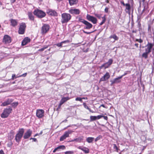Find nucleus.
<instances>
[{
  "mask_svg": "<svg viewBox=\"0 0 154 154\" xmlns=\"http://www.w3.org/2000/svg\"><path fill=\"white\" fill-rule=\"evenodd\" d=\"M31 139H32L33 141H34V142H35L37 141V139L36 138H31L30 139V140Z\"/></svg>",
  "mask_w": 154,
  "mask_h": 154,
  "instance_id": "864d4df0",
  "label": "nucleus"
},
{
  "mask_svg": "<svg viewBox=\"0 0 154 154\" xmlns=\"http://www.w3.org/2000/svg\"><path fill=\"white\" fill-rule=\"evenodd\" d=\"M73 131L69 130L65 131L61 137L60 140V141H63L66 139L67 137H69V134H71Z\"/></svg>",
  "mask_w": 154,
  "mask_h": 154,
  "instance_id": "423d86ee",
  "label": "nucleus"
},
{
  "mask_svg": "<svg viewBox=\"0 0 154 154\" xmlns=\"http://www.w3.org/2000/svg\"><path fill=\"white\" fill-rule=\"evenodd\" d=\"M102 136H101L100 135L95 138V142H96L97 141L100 140Z\"/></svg>",
  "mask_w": 154,
  "mask_h": 154,
  "instance_id": "f704fd0d",
  "label": "nucleus"
},
{
  "mask_svg": "<svg viewBox=\"0 0 154 154\" xmlns=\"http://www.w3.org/2000/svg\"><path fill=\"white\" fill-rule=\"evenodd\" d=\"M97 119H99L102 117H103L105 119H106V116H103L102 115H98L97 116H96Z\"/></svg>",
  "mask_w": 154,
  "mask_h": 154,
  "instance_id": "7c9ffc66",
  "label": "nucleus"
},
{
  "mask_svg": "<svg viewBox=\"0 0 154 154\" xmlns=\"http://www.w3.org/2000/svg\"><path fill=\"white\" fill-rule=\"evenodd\" d=\"M75 100L79 101L81 102H82V98H80V97H77L76 98Z\"/></svg>",
  "mask_w": 154,
  "mask_h": 154,
  "instance_id": "4c0bfd02",
  "label": "nucleus"
},
{
  "mask_svg": "<svg viewBox=\"0 0 154 154\" xmlns=\"http://www.w3.org/2000/svg\"><path fill=\"white\" fill-rule=\"evenodd\" d=\"M58 150L57 148H55L54 150L53 151V152H55L56 151H58Z\"/></svg>",
  "mask_w": 154,
  "mask_h": 154,
  "instance_id": "5fc2aeb1",
  "label": "nucleus"
},
{
  "mask_svg": "<svg viewBox=\"0 0 154 154\" xmlns=\"http://www.w3.org/2000/svg\"><path fill=\"white\" fill-rule=\"evenodd\" d=\"M150 29H151L150 26H149V25L148 30L149 31V30H150Z\"/></svg>",
  "mask_w": 154,
  "mask_h": 154,
  "instance_id": "13d9d810",
  "label": "nucleus"
},
{
  "mask_svg": "<svg viewBox=\"0 0 154 154\" xmlns=\"http://www.w3.org/2000/svg\"><path fill=\"white\" fill-rule=\"evenodd\" d=\"M11 37L8 35H5L3 38V42L5 44H8L11 42Z\"/></svg>",
  "mask_w": 154,
  "mask_h": 154,
  "instance_id": "9b49d317",
  "label": "nucleus"
},
{
  "mask_svg": "<svg viewBox=\"0 0 154 154\" xmlns=\"http://www.w3.org/2000/svg\"><path fill=\"white\" fill-rule=\"evenodd\" d=\"M89 111L92 113H94V111H92V110H91V109H90V110H89Z\"/></svg>",
  "mask_w": 154,
  "mask_h": 154,
  "instance_id": "680f3d73",
  "label": "nucleus"
},
{
  "mask_svg": "<svg viewBox=\"0 0 154 154\" xmlns=\"http://www.w3.org/2000/svg\"><path fill=\"white\" fill-rule=\"evenodd\" d=\"M12 110V109L10 108L5 109L1 115V117L4 118H7L11 112Z\"/></svg>",
  "mask_w": 154,
  "mask_h": 154,
  "instance_id": "39448f33",
  "label": "nucleus"
},
{
  "mask_svg": "<svg viewBox=\"0 0 154 154\" xmlns=\"http://www.w3.org/2000/svg\"><path fill=\"white\" fill-rule=\"evenodd\" d=\"M127 74V73L126 72H125L123 75H123V76H125V75H126Z\"/></svg>",
  "mask_w": 154,
  "mask_h": 154,
  "instance_id": "0e129e2a",
  "label": "nucleus"
},
{
  "mask_svg": "<svg viewBox=\"0 0 154 154\" xmlns=\"http://www.w3.org/2000/svg\"><path fill=\"white\" fill-rule=\"evenodd\" d=\"M125 11L126 13H129L131 8L130 5L128 3H127L125 4Z\"/></svg>",
  "mask_w": 154,
  "mask_h": 154,
  "instance_id": "4be33fe9",
  "label": "nucleus"
},
{
  "mask_svg": "<svg viewBox=\"0 0 154 154\" xmlns=\"http://www.w3.org/2000/svg\"><path fill=\"white\" fill-rule=\"evenodd\" d=\"M26 75H27V73H25L21 75H20L19 77H21V76L25 77L26 76Z\"/></svg>",
  "mask_w": 154,
  "mask_h": 154,
  "instance_id": "09e8293b",
  "label": "nucleus"
},
{
  "mask_svg": "<svg viewBox=\"0 0 154 154\" xmlns=\"http://www.w3.org/2000/svg\"><path fill=\"white\" fill-rule=\"evenodd\" d=\"M84 137L83 136H81L79 137H78L75 138L74 139L72 140V141L74 142L75 141L79 143H80L82 141L84 140Z\"/></svg>",
  "mask_w": 154,
  "mask_h": 154,
  "instance_id": "a211bd4d",
  "label": "nucleus"
},
{
  "mask_svg": "<svg viewBox=\"0 0 154 154\" xmlns=\"http://www.w3.org/2000/svg\"><path fill=\"white\" fill-rule=\"evenodd\" d=\"M121 3L122 4H123L124 6H125V4L123 2H121Z\"/></svg>",
  "mask_w": 154,
  "mask_h": 154,
  "instance_id": "4d7b16f0",
  "label": "nucleus"
},
{
  "mask_svg": "<svg viewBox=\"0 0 154 154\" xmlns=\"http://www.w3.org/2000/svg\"><path fill=\"white\" fill-rule=\"evenodd\" d=\"M69 42H70V41L69 40H66L62 41L61 42L62 43V45L63 44H66V43H68Z\"/></svg>",
  "mask_w": 154,
  "mask_h": 154,
  "instance_id": "58836bf2",
  "label": "nucleus"
},
{
  "mask_svg": "<svg viewBox=\"0 0 154 154\" xmlns=\"http://www.w3.org/2000/svg\"><path fill=\"white\" fill-rule=\"evenodd\" d=\"M11 25L13 26H15L17 24V22L15 20L11 19Z\"/></svg>",
  "mask_w": 154,
  "mask_h": 154,
  "instance_id": "a878e982",
  "label": "nucleus"
},
{
  "mask_svg": "<svg viewBox=\"0 0 154 154\" xmlns=\"http://www.w3.org/2000/svg\"><path fill=\"white\" fill-rule=\"evenodd\" d=\"M113 60L112 59H109L108 62L106 63V68H108L112 63Z\"/></svg>",
  "mask_w": 154,
  "mask_h": 154,
  "instance_id": "cd10ccee",
  "label": "nucleus"
},
{
  "mask_svg": "<svg viewBox=\"0 0 154 154\" xmlns=\"http://www.w3.org/2000/svg\"><path fill=\"white\" fill-rule=\"evenodd\" d=\"M57 148L58 150V151H60V150H64L65 149L66 147L64 145H61L57 147Z\"/></svg>",
  "mask_w": 154,
  "mask_h": 154,
  "instance_id": "c756f323",
  "label": "nucleus"
},
{
  "mask_svg": "<svg viewBox=\"0 0 154 154\" xmlns=\"http://www.w3.org/2000/svg\"><path fill=\"white\" fill-rule=\"evenodd\" d=\"M103 67H104V69L106 68V66H105V64L101 66V68H102Z\"/></svg>",
  "mask_w": 154,
  "mask_h": 154,
  "instance_id": "603ef678",
  "label": "nucleus"
},
{
  "mask_svg": "<svg viewBox=\"0 0 154 154\" xmlns=\"http://www.w3.org/2000/svg\"><path fill=\"white\" fill-rule=\"evenodd\" d=\"M14 134L13 132H11L8 134V138L10 140H11L14 137Z\"/></svg>",
  "mask_w": 154,
  "mask_h": 154,
  "instance_id": "bb28decb",
  "label": "nucleus"
},
{
  "mask_svg": "<svg viewBox=\"0 0 154 154\" xmlns=\"http://www.w3.org/2000/svg\"><path fill=\"white\" fill-rule=\"evenodd\" d=\"M27 14L30 20H34V17L32 12H29Z\"/></svg>",
  "mask_w": 154,
  "mask_h": 154,
  "instance_id": "b1692460",
  "label": "nucleus"
},
{
  "mask_svg": "<svg viewBox=\"0 0 154 154\" xmlns=\"http://www.w3.org/2000/svg\"><path fill=\"white\" fill-rule=\"evenodd\" d=\"M69 12L71 14L78 15L79 14L80 11L78 9H72L69 10Z\"/></svg>",
  "mask_w": 154,
  "mask_h": 154,
  "instance_id": "2eb2a0df",
  "label": "nucleus"
},
{
  "mask_svg": "<svg viewBox=\"0 0 154 154\" xmlns=\"http://www.w3.org/2000/svg\"><path fill=\"white\" fill-rule=\"evenodd\" d=\"M33 14L37 17L39 18H43L46 15V14L45 12L39 9L35 10L33 12Z\"/></svg>",
  "mask_w": 154,
  "mask_h": 154,
  "instance_id": "20e7f679",
  "label": "nucleus"
},
{
  "mask_svg": "<svg viewBox=\"0 0 154 154\" xmlns=\"http://www.w3.org/2000/svg\"><path fill=\"white\" fill-rule=\"evenodd\" d=\"M14 78H16V77L15 75L14 74H12V79L13 80L14 79Z\"/></svg>",
  "mask_w": 154,
  "mask_h": 154,
  "instance_id": "de8ad7c7",
  "label": "nucleus"
},
{
  "mask_svg": "<svg viewBox=\"0 0 154 154\" xmlns=\"http://www.w3.org/2000/svg\"><path fill=\"white\" fill-rule=\"evenodd\" d=\"M110 76L109 74V73L108 72H106V79H109V78Z\"/></svg>",
  "mask_w": 154,
  "mask_h": 154,
  "instance_id": "3c124183",
  "label": "nucleus"
},
{
  "mask_svg": "<svg viewBox=\"0 0 154 154\" xmlns=\"http://www.w3.org/2000/svg\"><path fill=\"white\" fill-rule=\"evenodd\" d=\"M45 111L42 109H37L36 111V116L39 119L42 118L44 116Z\"/></svg>",
  "mask_w": 154,
  "mask_h": 154,
  "instance_id": "0eeeda50",
  "label": "nucleus"
},
{
  "mask_svg": "<svg viewBox=\"0 0 154 154\" xmlns=\"http://www.w3.org/2000/svg\"><path fill=\"white\" fill-rule=\"evenodd\" d=\"M62 105V104H61V103H59V106H58V107H57V111H58V110L60 109V107H61V106Z\"/></svg>",
  "mask_w": 154,
  "mask_h": 154,
  "instance_id": "37998d69",
  "label": "nucleus"
},
{
  "mask_svg": "<svg viewBox=\"0 0 154 154\" xmlns=\"http://www.w3.org/2000/svg\"><path fill=\"white\" fill-rule=\"evenodd\" d=\"M138 44H137V43H136V44H135V46H136L137 48H138Z\"/></svg>",
  "mask_w": 154,
  "mask_h": 154,
  "instance_id": "bf43d9fd",
  "label": "nucleus"
},
{
  "mask_svg": "<svg viewBox=\"0 0 154 154\" xmlns=\"http://www.w3.org/2000/svg\"><path fill=\"white\" fill-rule=\"evenodd\" d=\"M79 21L80 22L83 23L86 25L85 28L86 29H89L92 27V25L91 23L83 19L80 18Z\"/></svg>",
  "mask_w": 154,
  "mask_h": 154,
  "instance_id": "6e6552de",
  "label": "nucleus"
},
{
  "mask_svg": "<svg viewBox=\"0 0 154 154\" xmlns=\"http://www.w3.org/2000/svg\"><path fill=\"white\" fill-rule=\"evenodd\" d=\"M18 104V102H15L13 103L12 104V106L14 107L17 106Z\"/></svg>",
  "mask_w": 154,
  "mask_h": 154,
  "instance_id": "72a5a7b5",
  "label": "nucleus"
},
{
  "mask_svg": "<svg viewBox=\"0 0 154 154\" xmlns=\"http://www.w3.org/2000/svg\"><path fill=\"white\" fill-rule=\"evenodd\" d=\"M87 18L89 21H91L94 24L97 23V19L93 16L88 14L87 15Z\"/></svg>",
  "mask_w": 154,
  "mask_h": 154,
  "instance_id": "ddd939ff",
  "label": "nucleus"
},
{
  "mask_svg": "<svg viewBox=\"0 0 154 154\" xmlns=\"http://www.w3.org/2000/svg\"><path fill=\"white\" fill-rule=\"evenodd\" d=\"M94 140V138L93 137H88L87 138L86 140L88 143H92Z\"/></svg>",
  "mask_w": 154,
  "mask_h": 154,
  "instance_id": "393cba45",
  "label": "nucleus"
},
{
  "mask_svg": "<svg viewBox=\"0 0 154 154\" xmlns=\"http://www.w3.org/2000/svg\"><path fill=\"white\" fill-rule=\"evenodd\" d=\"M30 41V39L28 37L25 38L22 41V45H25L27 43L29 42Z\"/></svg>",
  "mask_w": 154,
  "mask_h": 154,
  "instance_id": "412c9836",
  "label": "nucleus"
},
{
  "mask_svg": "<svg viewBox=\"0 0 154 154\" xmlns=\"http://www.w3.org/2000/svg\"><path fill=\"white\" fill-rule=\"evenodd\" d=\"M84 32L85 33H87L88 34H89L90 33V32H85V31H84Z\"/></svg>",
  "mask_w": 154,
  "mask_h": 154,
  "instance_id": "052dcab7",
  "label": "nucleus"
},
{
  "mask_svg": "<svg viewBox=\"0 0 154 154\" xmlns=\"http://www.w3.org/2000/svg\"><path fill=\"white\" fill-rule=\"evenodd\" d=\"M24 132V129L23 128H20L19 129L17 133L15 136V140L17 142L19 143L23 137Z\"/></svg>",
  "mask_w": 154,
  "mask_h": 154,
  "instance_id": "7ed1b4c3",
  "label": "nucleus"
},
{
  "mask_svg": "<svg viewBox=\"0 0 154 154\" xmlns=\"http://www.w3.org/2000/svg\"><path fill=\"white\" fill-rule=\"evenodd\" d=\"M113 147L114 149L116 150L118 152V148L116 144L113 145Z\"/></svg>",
  "mask_w": 154,
  "mask_h": 154,
  "instance_id": "c03bdc74",
  "label": "nucleus"
},
{
  "mask_svg": "<svg viewBox=\"0 0 154 154\" xmlns=\"http://www.w3.org/2000/svg\"><path fill=\"white\" fill-rule=\"evenodd\" d=\"M61 22L62 23L68 22L71 19V16L69 14L63 13L61 15Z\"/></svg>",
  "mask_w": 154,
  "mask_h": 154,
  "instance_id": "f03ea898",
  "label": "nucleus"
},
{
  "mask_svg": "<svg viewBox=\"0 0 154 154\" xmlns=\"http://www.w3.org/2000/svg\"><path fill=\"white\" fill-rule=\"evenodd\" d=\"M49 28L50 26L48 25L44 24L41 28V33L42 34H45L49 31Z\"/></svg>",
  "mask_w": 154,
  "mask_h": 154,
  "instance_id": "1a4fd4ad",
  "label": "nucleus"
},
{
  "mask_svg": "<svg viewBox=\"0 0 154 154\" xmlns=\"http://www.w3.org/2000/svg\"><path fill=\"white\" fill-rule=\"evenodd\" d=\"M82 98V99H87V97H83Z\"/></svg>",
  "mask_w": 154,
  "mask_h": 154,
  "instance_id": "e2e57ef3",
  "label": "nucleus"
},
{
  "mask_svg": "<svg viewBox=\"0 0 154 154\" xmlns=\"http://www.w3.org/2000/svg\"><path fill=\"white\" fill-rule=\"evenodd\" d=\"M109 38L111 42H114L116 40H118L119 38L116 35L113 34L110 36Z\"/></svg>",
  "mask_w": 154,
  "mask_h": 154,
  "instance_id": "6ab92c4d",
  "label": "nucleus"
},
{
  "mask_svg": "<svg viewBox=\"0 0 154 154\" xmlns=\"http://www.w3.org/2000/svg\"><path fill=\"white\" fill-rule=\"evenodd\" d=\"M91 121H93L97 120L96 116H91L90 117Z\"/></svg>",
  "mask_w": 154,
  "mask_h": 154,
  "instance_id": "2f4dec72",
  "label": "nucleus"
},
{
  "mask_svg": "<svg viewBox=\"0 0 154 154\" xmlns=\"http://www.w3.org/2000/svg\"><path fill=\"white\" fill-rule=\"evenodd\" d=\"M69 1L71 6L76 4L78 2V1Z\"/></svg>",
  "mask_w": 154,
  "mask_h": 154,
  "instance_id": "c85d7f7f",
  "label": "nucleus"
},
{
  "mask_svg": "<svg viewBox=\"0 0 154 154\" xmlns=\"http://www.w3.org/2000/svg\"><path fill=\"white\" fill-rule=\"evenodd\" d=\"M32 133V131L30 129L28 130L25 133L23 138L25 139H26L29 138L31 135Z\"/></svg>",
  "mask_w": 154,
  "mask_h": 154,
  "instance_id": "4468645a",
  "label": "nucleus"
},
{
  "mask_svg": "<svg viewBox=\"0 0 154 154\" xmlns=\"http://www.w3.org/2000/svg\"><path fill=\"white\" fill-rule=\"evenodd\" d=\"M26 27L25 23H21L20 25V26L19 28L18 32L20 34H23L25 30V29Z\"/></svg>",
  "mask_w": 154,
  "mask_h": 154,
  "instance_id": "9d476101",
  "label": "nucleus"
},
{
  "mask_svg": "<svg viewBox=\"0 0 154 154\" xmlns=\"http://www.w3.org/2000/svg\"><path fill=\"white\" fill-rule=\"evenodd\" d=\"M47 48V47H43V48L40 49L39 50V51H44L45 49H46Z\"/></svg>",
  "mask_w": 154,
  "mask_h": 154,
  "instance_id": "a18cd8bd",
  "label": "nucleus"
},
{
  "mask_svg": "<svg viewBox=\"0 0 154 154\" xmlns=\"http://www.w3.org/2000/svg\"><path fill=\"white\" fill-rule=\"evenodd\" d=\"M106 77V74L104 75L103 77H102L100 79V81H104L105 80V78Z\"/></svg>",
  "mask_w": 154,
  "mask_h": 154,
  "instance_id": "e433bc0d",
  "label": "nucleus"
},
{
  "mask_svg": "<svg viewBox=\"0 0 154 154\" xmlns=\"http://www.w3.org/2000/svg\"><path fill=\"white\" fill-rule=\"evenodd\" d=\"M79 148L84 152L86 153H88L89 152V149L85 147L79 146Z\"/></svg>",
  "mask_w": 154,
  "mask_h": 154,
  "instance_id": "5701e85b",
  "label": "nucleus"
},
{
  "mask_svg": "<svg viewBox=\"0 0 154 154\" xmlns=\"http://www.w3.org/2000/svg\"><path fill=\"white\" fill-rule=\"evenodd\" d=\"M73 153V152L71 151H67L65 152V154H71Z\"/></svg>",
  "mask_w": 154,
  "mask_h": 154,
  "instance_id": "a19ab883",
  "label": "nucleus"
},
{
  "mask_svg": "<svg viewBox=\"0 0 154 154\" xmlns=\"http://www.w3.org/2000/svg\"><path fill=\"white\" fill-rule=\"evenodd\" d=\"M13 100L12 99H9L7 101L2 103L1 106H5L10 104L12 101Z\"/></svg>",
  "mask_w": 154,
  "mask_h": 154,
  "instance_id": "f3484780",
  "label": "nucleus"
},
{
  "mask_svg": "<svg viewBox=\"0 0 154 154\" xmlns=\"http://www.w3.org/2000/svg\"><path fill=\"white\" fill-rule=\"evenodd\" d=\"M123 77V75H122L120 77L115 79L111 81L112 84L118 83L121 82L120 79Z\"/></svg>",
  "mask_w": 154,
  "mask_h": 154,
  "instance_id": "dca6fc26",
  "label": "nucleus"
},
{
  "mask_svg": "<svg viewBox=\"0 0 154 154\" xmlns=\"http://www.w3.org/2000/svg\"><path fill=\"white\" fill-rule=\"evenodd\" d=\"M0 154H4V152L3 150L0 151Z\"/></svg>",
  "mask_w": 154,
  "mask_h": 154,
  "instance_id": "6e6d98bb",
  "label": "nucleus"
},
{
  "mask_svg": "<svg viewBox=\"0 0 154 154\" xmlns=\"http://www.w3.org/2000/svg\"><path fill=\"white\" fill-rule=\"evenodd\" d=\"M47 13L49 15L52 16H57V12L51 9H48L47 10Z\"/></svg>",
  "mask_w": 154,
  "mask_h": 154,
  "instance_id": "f8f14e48",
  "label": "nucleus"
},
{
  "mask_svg": "<svg viewBox=\"0 0 154 154\" xmlns=\"http://www.w3.org/2000/svg\"><path fill=\"white\" fill-rule=\"evenodd\" d=\"M154 45L151 43H148L146 46L145 51L142 54V57L145 59L148 58V55L151 52V49Z\"/></svg>",
  "mask_w": 154,
  "mask_h": 154,
  "instance_id": "f257e3e1",
  "label": "nucleus"
},
{
  "mask_svg": "<svg viewBox=\"0 0 154 154\" xmlns=\"http://www.w3.org/2000/svg\"><path fill=\"white\" fill-rule=\"evenodd\" d=\"M136 41L137 42H138L140 43H141L143 42V40L141 39H136Z\"/></svg>",
  "mask_w": 154,
  "mask_h": 154,
  "instance_id": "79ce46f5",
  "label": "nucleus"
},
{
  "mask_svg": "<svg viewBox=\"0 0 154 154\" xmlns=\"http://www.w3.org/2000/svg\"><path fill=\"white\" fill-rule=\"evenodd\" d=\"M38 134H35V135H34V137H36V136H37L38 135Z\"/></svg>",
  "mask_w": 154,
  "mask_h": 154,
  "instance_id": "69168bd1",
  "label": "nucleus"
},
{
  "mask_svg": "<svg viewBox=\"0 0 154 154\" xmlns=\"http://www.w3.org/2000/svg\"><path fill=\"white\" fill-rule=\"evenodd\" d=\"M70 99V98L69 97H63L62 98L60 101V103L61 104H62L66 102L67 101L69 100Z\"/></svg>",
  "mask_w": 154,
  "mask_h": 154,
  "instance_id": "aec40b11",
  "label": "nucleus"
},
{
  "mask_svg": "<svg viewBox=\"0 0 154 154\" xmlns=\"http://www.w3.org/2000/svg\"><path fill=\"white\" fill-rule=\"evenodd\" d=\"M96 16L97 17H98V18H99V19H101V17H104L103 16V17H101V15H99V14H97L96 15Z\"/></svg>",
  "mask_w": 154,
  "mask_h": 154,
  "instance_id": "49530a36",
  "label": "nucleus"
},
{
  "mask_svg": "<svg viewBox=\"0 0 154 154\" xmlns=\"http://www.w3.org/2000/svg\"><path fill=\"white\" fill-rule=\"evenodd\" d=\"M56 45L57 46L59 47H61L63 46L62 44V43L61 42L60 43L57 44H56Z\"/></svg>",
  "mask_w": 154,
  "mask_h": 154,
  "instance_id": "ea45409f",
  "label": "nucleus"
},
{
  "mask_svg": "<svg viewBox=\"0 0 154 154\" xmlns=\"http://www.w3.org/2000/svg\"><path fill=\"white\" fill-rule=\"evenodd\" d=\"M12 144V143L11 142L8 144V146L9 147H10L11 146Z\"/></svg>",
  "mask_w": 154,
  "mask_h": 154,
  "instance_id": "8fccbe9b",
  "label": "nucleus"
},
{
  "mask_svg": "<svg viewBox=\"0 0 154 154\" xmlns=\"http://www.w3.org/2000/svg\"><path fill=\"white\" fill-rule=\"evenodd\" d=\"M83 105L84 107L85 108L88 109V110H90V108H89L88 106L86 105V103H83Z\"/></svg>",
  "mask_w": 154,
  "mask_h": 154,
  "instance_id": "c9c22d12",
  "label": "nucleus"
},
{
  "mask_svg": "<svg viewBox=\"0 0 154 154\" xmlns=\"http://www.w3.org/2000/svg\"><path fill=\"white\" fill-rule=\"evenodd\" d=\"M101 19L102 20V21L100 23V25H102L104 23L105 21V17H102Z\"/></svg>",
  "mask_w": 154,
  "mask_h": 154,
  "instance_id": "473e14b6",
  "label": "nucleus"
},
{
  "mask_svg": "<svg viewBox=\"0 0 154 154\" xmlns=\"http://www.w3.org/2000/svg\"><path fill=\"white\" fill-rule=\"evenodd\" d=\"M108 2H109V1H106V3H108Z\"/></svg>",
  "mask_w": 154,
  "mask_h": 154,
  "instance_id": "774afa93",
  "label": "nucleus"
},
{
  "mask_svg": "<svg viewBox=\"0 0 154 154\" xmlns=\"http://www.w3.org/2000/svg\"><path fill=\"white\" fill-rule=\"evenodd\" d=\"M42 131H41L40 133V134H42Z\"/></svg>",
  "mask_w": 154,
  "mask_h": 154,
  "instance_id": "338daca9",
  "label": "nucleus"
}]
</instances>
